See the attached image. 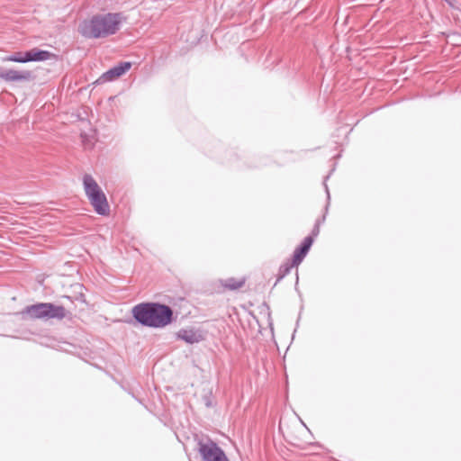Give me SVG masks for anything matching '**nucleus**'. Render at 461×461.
<instances>
[{"label":"nucleus","instance_id":"obj_14","mask_svg":"<svg viewBox=\"0 0 461 461\" xmlns=\"http://www.w3.org/2000/svg\"><path fill=\"white\" fill-rule=\"evenodd\" d=\"M4 61L25 63V62H27L26 52H15L8 57H5L4 59Z\"/></svg>","mask_w":461,"mask_h":461},{"label":"nucleus","instance_id":"obj_19","mask_svg":"<svg viewBox=\"0 0 461 461\" xmlns=\"http://www.w3.org/2000/svg\"><path fill=\"white\" fill-rule=\"evenodd\" d=\"M64 297H65V298H67V299H68V300H70V299H71V297H70V296H64Z\"/></svg>","mask_w":461,"mask_h":461},{"label":"nucleus","instance_id":"obj_4","mask_svg":"<svg viewBox=\"0 0 461 461\" xmlns=\"http://www.w3.org/2000/svg\"><path fill=\"white\" fill-rule=\"evenodd\" d=\"M197 445L203 461H230L224 451L212 439H201Z\"/></svg>","mask_w":461,"mask_h":461},{"label":"nucleus","instance_id":"obj_7","mask_svg":"<svg viewBox=\"0 0 461 461\" xmlns=\"http://www.w3.org/2000/svg\"><path fill=\"white\" fill-rule=\"evenodd\" d=\"M176 337L187 344H195L204 339V333L201 330L194 328L181 329L176 333Z\"/></svg>","mask_w":461,"mask_h":461},{"label":"nucleus","instance_id":"obj_15","mask_svg":"<svg viewBox=\"0 0 461 461\" xmlns=\"http://www.w3.org/2000/svg\"><path fill=\"white\" fill-rule=\"evenodd\" d=\"M325 221V215L322 216L321 219H318L315 222V225L312 230V235H310L311 237H312V239H314V237H317L320 233V225Z\"/></svg>","mask_w":461,"mask_h":461},{"label":"nucleus","instance_id":"obj_6","mask_svg":"<svg viewBox=\"0 0 461 461\" xmlns=\"http://www.w3.org/2000/svg\"><path fill=\"white\" fill-rule=\"evenodd\" d=\"M131 62H120L118 65L104 72L97 81L102 83L113 81L122 76L131 68Z\"/></svg>","mask_w":461,"mask_h":461},{"label":"nucleus","instance_id":"obj_1","mask_svg":"<svg viewBox=\"0 0 461 461\" xmlns=\"http://www.w3.org/2000/svg\"><path fill=\"white\" fill-rule=\"evenodd\" d=\"M133 318L142 326L164 328L174 320L173 310L159 303H142L132 308Z\"/></svg>","mask_w":461,"mask_h":461},{"label":"nucleus","instance_id":"obj_10","mask_svg":"<svg viewBox=\"0 0 461 461\" xmlns=\"http://www.w3.org/2000/svg\"><path fill=\"white\" fill-rule=\"evenodd\" d=\"M83 185L87 198L102 191V189L91 175L86 174L84 176Z\"/></svg>","mask_w":461,"mask_h":461},{"label":"nucleus","instance_id":"obj_17","mask_svg":"<svg viewBox=\"0 0 461 461\" xmlns=\"http://www.w3.org/2000/svg\"><path fill=\"white\" fill-rule=\"evenodd\" d=\"M325 188H326L327 197H328V201H329L330 200V192H329V189H328V186L326 184H325Z\"/></svg>","mask_w":461,"mask_h":461},{"label":"nucleus","instance_id":"obj_2","mask_svg":"<svg viewBox=\"0 0 461 461\" xmlns=\"http://www.w3.org/2000/svg\"><path fill=\"white\" fill-rule=\"evenodd\" d=\"M122 22V16L118 13L96 14L80 25V33L88 39L105 38L115 34Z\"/></svg>","mask_w":461,"mask_h":461},{"label":"nucleus","instance_id":"obj_16","mask_svg":"<svg viewBox=\"0 0 461 461\" xmlns=\"http://www.w3.org/2000/svg\"><path fill=\"white\" fill-rule=\"evenodd\" d=\"M74 300L86 303V295L80 291L78 294L74 297Z\"/></svg>","mask_w":461,"mask_h":461},{"label":"nucleus","instance_id":"obj_3","mask_svg":"<svg viewBox=\"0 0 461 461\" xmlns=\"http://www.w3.org/2000/svg\"><path fill=\"white\" fill-rule=\"evenodd\" d=\"M23 320L61 321L70 315V312L62 305L51 303H37L28 305L20 312Z\"/></svg>","mask_w":461,"mask_h":461},{"label":"nucleus","instance_id":"obj_13","mask_svg":"<svg viewBox=\"0 0 461 461\" xmlns=\"http://www.w3.org/2000/svg\"><path fill=\"white\" fill-rule=\"evenodd\" d=\"M245 284L244 279L238 280L236 278L230 277L227 278L222 282V285L225 288H228L230 290H236L243 286Z\"/></svg>","mask_w":461,"mask_h":461},{"label":"nucleus","instance_id":"obj_12","mask_svg":"<svg viewBox=\"0 0 461 461\" xmlns=\"http://www.w3.org/2000/svg\"><path fill=\"white\" fill-rule=\"evenodd\" d=\"M294 267H297V265H294L293 260L292 262L289 260L284 262L278 269L276 282L281 281L285 276H286Z\"/></svg>","mask_w":461,"mask_h":461},{"label":"nucleus","instance_id":"obj_9","mask_svg":"<svg viewBox=\"0 0 461 461\" xmlns=\"http://www.w3.org/2000/svg\"><path fill=\"white\" fill-rule=\"evenodd\" d=\"M313 243V239L311 236H307L304 238L302 244L295 249L293 256V261L294 265H300L303 258L306 257L308 251L310 250L312 245Z\"/></svg>","mask_w":461,"mask_h":461},{"label":"nucleus","instance_id":"obj_11","mask_svg":"<svg viewBox=\"0 0 461 461\" xmlns=\"http://www.w3.org/2000/svg\"><path fill=\"white\" fill-rule=\"evenodd\" d=\"M51 53L48 50H39L34 48L31 50L26 51V59L29 61H43L50 58Z\"/></svg>","mask_w":461,"mask_h":461},{"label":"nucleus","instance_id":"obj_18","mask_svg":"<svg viewBox=\"0 0 461 461\" xmlns=\"http://www.w3.org/2000/svg\"><path fill=\"white\" fill-rule=\"evenodd\" d=\"M329 203H330V202H328V203L326 204V210H328Z\"/></svg>","mask_w":461,"mask_h":461},{"label":"nucleus","instance_id":"obj_8","mask_svg":"<svg viewBox=\"0 0 461 461\" xmlns=\"http://www.w3.org/2000/svg\"><path fill=\"white\" fill-rule=\"evenodd\" d=\"M88 200L97 214L107 215L109 213L110 206L103 191L88 197Z\"/></svg>","mask_w":461,"mask_h":461},{"label":"nucleus","instance_id":"obj_5","mask_svg":"<svg viewBox=\"0 0 461 461\" xmlns=\"http://www.w3.org/2000/svg\"><path fill=\"white\" fill-rule=\"evenodd\" d=\"M0 78L6 82L30 81L32 78V74L29 70L0 68Z\"/></svg>","mask_w":461,"mask_h":461}]
</instances>
